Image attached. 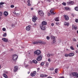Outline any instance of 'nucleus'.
<instances>
[{
	"label": "nucleus",
	"instance_id": "49530a36",
	"mask_svg": "<svg viewBox=\"0 0 78 78\" xmlns=\"http://www.w3.org/2000/svg\"><path fill=\"white\" fill-rule=\"evenodd\" d=\"M73 41H74L75 42H76V40L75 39V38H73Z\"/></svg>",
	"mask_w": 78,
	"mask_h": 78
},
{
	"label": "nucleus",
	"instance_id": "4d7b16f0",
	"mask_svg": "<svg viewBox=\"0 0 78 78\" xmlns=\"http://www.w3.org/2000/svg\"><path fill=\"white\" fill-rule=\"evenodd\" d=\"M48 16H50V14L49 13H48Z\"/></svg>",
	"mask_w": 78,
	"mask_h": 78
},
{
	"label": "nucleus",
	"instance_id": "4c0bfd02",
	"mask_svg": "<svg viewBox=\"0 0 78 78\" xmlns=\"http://www.w3.org/2000/svg\"><path fill=\"white\" fill-rule=\"evenodd\" d=\"M49 63L48 62L46 63V67H48V66Z\"/></svg>",
	"mask_w": 78,
	"mask_h": 78
},
{
	"label": "nucleus",
	"instance_id": "bf43d9fd",
	"mask_svg": "<svg viewBox=\"0 0 78 78\" xmlns=\"http://www.w3.org/2000/svg\"><path fill=\"white\" fill-rule=\"evenodd\" d=\"M48 61H49V62H50V61H51V60H50V59H48Z\"/></svg>",
	"mask_w": 78,
	"mask_h": 78
},
{
	"label": "nucleus",
	"instance_id": "680f3d73",
	"mask_svg": "<svg viewBox=\"0 0 78 78\" xmlns=\"http://www.w3.org/2000/svg\"><path fill=\"white\" fill-rule=\"evenodd\" d=\"M13 13L14 14H16V12H13Z\"/></svg>",
	"mask_w": 78,
	"mask_h": 78
},
{
	"label": "nucleus",
	"instance_id": "c756f323",
	"mask_svg": "<svg viewBox=\"0 0 78 78\" xmlns=\"http://www.w3.org/2000/svg\"><path fill=\"white\" fill-rule=\"evenodd\" d=\"M55 73H58V69H55Z\"/></svg>",
	"mask_w": 78,
	"mask_h": 78
},
{
	"label": "nucleus",
	"instance_id": "f3484780",
	"mask_svg": "<svg viewBox=\"0 0 78 78\" xmlns=\"http://www.w3.org/2000/svg\"><path fill=\"white\" fill-rule=\"evenodd\" d=\"M77 74V73H72V75L73 76H75L76 77V74Z\"/></svg>",
	"mask_w": 78,
	"mask_h": 78
},
{
	"label": "nucleus",
	"instance_id": "e433bc0d",
	"mask_svg": "<svg viewBox=\"0 0 78 78\" xmlns=\"http://www.w3.org/2000/svg\"><path fill=\"white\" fill-rule=\"evenodd\" d=\"M2 31H6V28H2Z\"/></svg>",
	"mask_w": 78,
	"mask_h": 78
},
{
	"label": "nucleus",
	"instance_id": "423d86ee",
	"mask_svg": "<svg viewBox=\"0 0 78 78\" xmlns=\"http://www.w3.org/2000/svg\"><path fill=\"white\" fill-rule=\"evenodd\" d=\"M67 5L70 4L71 5H72L74 4V2L73 1H70L69 2H67Z\"/></svg>",
	"mask_w": 78,
	"mask_h": 78
},
{
	"label": "nucleus",
	"instance_id": "72a5a7b5",
	"mask_svg": "<svg viewBox=\"0 0 78 78\" xmlns=\"http://www.w3.org/2000/svg\"><path fill=\"white\" fill-rule=\"evenodd\" d=\"M4 4H5V3L3 2H1L0 3V5H3Z\"/></svg>",
	"mask_w": 78,
	"mask_h": 78
},
{
	"label": "nucleus",
	"instance_id": "6e6d98bb",
	"mask_svg": "<svg viewBox=\"0 0 78 78\" xmlns=\"http://www.w3.org/2000/svg\"><path fill=\"white\" fill-rule=\"evenodd\" d=\"M31 5V4H30V3H29L28 4V6H30Z\"/></svg>",
	"mask_w": 78,
	"mask_h": 78
},
{
	"label": "nucleus",
	"instance_id": "2f4dec72",
	"mask_svg": "<svg viewBox=\"0 0 78 78\" xmlns=\"http://www.w3.org/2000/svg\"><path fill=\"white\" fill-rule=\"evenodd\" d=\"M3 36L4 37H6V33H5L3 34Z\"/></svg>",
	"mask_w": 78,
	"mask_h": 78
},
{
	"label": "nucleus",
	"instance_id": "13d9d810",
	"mask_svg": "<svg viewBox=\"0 0 78 78\" xmlns=\"http://www.w3.org/2000/svg\"><path fill=\"white\" fill-rule=\"evenodd\" d=\"M30 0L27 1V3H30Z\"/></svg>",
	"mask_w": 78,
	"mask_h": 78
},
{
	"label": "nucleus",
	"instance_id": "1a4fd4ad",
	"mask_svg": "<svg viewBox=\"0 0 78 78\" xmlns=\"http://www.w3.org/2000/svg\"><path fill=\"white\" fill-rule=\"evenodd\" d=\"M64 16L65 17L66 20H68L69 19V16H68L66 15H64Z\"/></svg>",
	"mask_w": 78,
	"mask_h": 78
},
{
	"label": "nucleus",
	"instance_id": "8fccbe9b",
	"mask_svg": "<svg viewBox=\"0 0 78 78\" xmlns=\"http://www.w3.org/2000/svg\"><path fill=\"white\" fill-rule=\"evenodd\" d=\"M76 78L78 77V73L77 74H77H76Z\"/></svg>",
	"mask_w": 78,
	"mask_h": 78
},
{
	"label": "nucleus",
	"instance_id": "412c9836",
	"mask_svg": "<svg viewBox=\"0 0 78 78\" xmlns=\"http://www.w3.org/2000/svg\"><path fill=\"white\" fill-rule=\"evenodd\" d=\"M51 39H53V40H54L55 39V37H54L53 36H51Z\"/></svg>",
	"mask_w": 78,
	"mask_h": 78
},
{
	"label": "nucleus",
	"instance_id": "f704fd0d",
	"mask_svg": "<svg viewBox=\"0 0 78 78\" xmlns=\"http://www.w3.org/2000/svg\"><path fill=\"white\" fill-rule=\"evenodd\" d=\"M50 37L49 36H47L46 37V39H47V40H49V39H50Z\"/></svg>",
	"mask_w": 78,
	"mask_h": 78
},
{
	"label": "nucleus",
	"instance_id": "c85d7f7f",
	"mask_svg": "<svg viewBox=\"0 0 78 78\" xmlns=\"http://www.w3.org/2000/svg\"><path fill=\"white\" fill-rule=\"evenodd\" d=\"M75 10L77 11H78V6L76 7L75 8Z\"/></svg>",
	"mask_w": 78,
	"mask_h": 78
},
{
	"label": "nucleus",
	"instance_id": "052dcab7",
	"mask_svg": "<svg viewBox=\"0 0 78 78\" xmlns=\"http://www.w3.org/2000/svg\"><path fill=\"white\" fill-rule=\"evenodd\" d=\"M59 78H64V77L63 76L62 77H60Z\"/></svg>",
	"mask_w": 78,
	"mask_h": 78
},
{
	"label": "nucleus",
	"instance_id": "a18cd8bd",
	"mask_svg": "<svg viewBox=\"0 0 78 78\" xmlns=\"http://www.w3.org/2000/svg\"><path fill=\"white\" fill-rule=\"evenodd\" d=\"M56 25H59V23H58V22L56 23Z\"/></svg>",
	"mask_w": 78,
	"mask_h": 78
},
{
	"label": "nucleus",
	"instance_id": "5fc2aeb1",
	"mask_svg": "<svg viewBox=\"0 0 78 78\" xmlns=\"http://www.w3.org/2000/svg\"><path fill=\"white\" fill-rule=\"evenodd\" d=\"M55 25V24H54V23H52L51 24V25L52 26H54V25Z\"/></svg>",
	"mask_w": 78,
	"mask_h": 78
},
{
	"label": "nucleus",
	"instance_id": "a878e982",
	"mask_svg": "<svg viewBox=\"0 0 78 78\" xmlns=\"http://www.w3.org/2000/svg\"><path fill=\"white\" fill-rule=\"evenodd\" d=\"M65 25H67V26H69V23H64Z\"/></svg>",
	"mask_w": 78,
	"mask_h": 78
},
{
	"label": "nucleus",
	"instance_id": "b1692460",
	"mask_svg": "<svg viewBox=\"0 0 78 78\" xmlns=\"http://www.w3.org/2000/svg\"><path fill=\"white\" fill-rule=\"evenodd\" d=\"M55 21H59V17H58L56 18L55 19Z\"/></svg>",
	"mask_w": 78,
	"mask_h": 78
},
{
	"label": "nucleus",
	"instance_id": "aec40b11",
	"mask_svg": "<svg viewBox=\"0 0 78 78\" xmlns=\"http://www.w3.org/2000/svg\"><path fill=\"white\" fill-rule=\"evenodd\" d=\"M39 44H44L45 42L43 41H39Z\"/></svg>",
	"mask_w": 78,
	"mask_h": 78
},
{
	"label": "nucleus",
	"instance_id": "09e8293b",
	"mask_svg": "<svg viewBox=\"0 0 78 78\" xmlns=\"http://www.w3.org/2000/svg\"><path fill=\"white\" fill-rule=\"evenodd\" d=\"M69 9V8H67V7L65 8V9H66V10H68V9Z\"/></svg>",
	"mask_w": 78,
	"mask_h": 78
},
{
	"label": "nucleus",
	"instance_id": "dca6fc26",
	"mask_svg": "<svg viewBox=\"0 0 78 78\" xmlns=\"http://www.w3.org/2000/svg\"><path fill=\"white\" fill-rule=\"evenodd\" d=\"M53 10H51L50 11V12H51V14L52 15H54V14H55V13L53 12Z\"/></svg>",
	"mask_w": 78,
	"mask_h": 78
},
{
	"label": "nucleus",
	"instance_id": "2eb2a0df",
	"mask_svg": "<svg viewBox=\"0 0 78 78\" xmlns=\"http://www.w3.org/2000/svg\"><path fill=\"white\" fill-rule=\"evenodd\" d=\"M75 54L73 53H70L69 54V56H73Z\"/></svg>",
	"mask_w": 78,
	"mask_h": 78
},
{
	"label": "nucleus",
	"instance_id": "864d4df0",
	"mask_svg": "<svg viewBox=\"0 0 78 78\" xmlns=\"http://www.w3.org/2000/svg\"><path fill=\"white\" fill-rule=\"evenodd\" d=\"M40 70V68H37V71L39 72V70Z\"/></svg>",
	"mask_w": 78,
	"mask_h": 78
},
{
	"label": "nucleus",
	"instance_id": "a211bd4d",
	"mask_svg": "<svg viewBox=\"0 0 78 78\" xmlns=\"http://www.w3.org/2000/svg\"><path fill=\"white\" fill-rule=\"evenodd\" d=\"M32 62H33V63H34V64H37V61L36 60H33L32 61Z\"/></svg>",
	"mask_w": 78,
	"mask_h": 78
},
{
	"label": "nucleus",
	"instance_id": "7ed1b4c3",
	"mask_svg": "<svg viewBox=\"0 0 78 78\" xmlns=\"http://www.w3.org/2000/svg\"><path fill=\"white\" fill-rule=\"evenodd\" d=\"M34 53L35 54L38 55H40L41 53V51L39 50H37V51H34Z\"/></svg>",
	"mask_w": 78,
	"mask_h": 78
},
{
	"label": "nucleus",
	"instance_id": "20e7f679",
	"mask_svg": "<svg viewBox=\"0 0 78 78\" xmlns=\"http://www.w3.org/2000/svg\"><path fill=\"white\" fill-rule=\"evenodd\" d=\"M18 58V56L17 55H13L12 57V59L13 61H16V60H17Z\"/></svg>",
	"mask_w": 78,
	"mask_h": 78
},
{
	"label": "nucleus",
	"instance_id": "4468645a",
	"mask_svg": "<svg viewBox=\"0 0 78 78\" xmlns=\"http://www.w3.org/2000/svg\"><path fill=\"white\" fill-rule=\"evenodd\" d=\"M26 30L27 31H30V27L29 26H27L26 27Z\"/></svg>",
	"mask_w": 78,
	"mask_h": 78
},
{
	"label": "nucleus",
	"instance_id": "5701e85b",
	"mask_svg": "<svg viewBox=\"0 0 78 78\" xmlns=\"http://www.w3.org/2000/svg\"><path fill=\"white\" fill-rule=\"evenodd\" d=\"M74 29H75V30H76L77 29V27H75V26H72V30H73Z\"/></svg>",
	"mask_w": 78,
	"mask_h": 78
},
{
	"label": "nucleus",
	"instance_id": "393cba45",
	"mask_svg": "<svg viewBox=\"0 0 78 78\" xmlns=\"http://www.w3.org/2000/svg\"><path fill=\"white\" fill-rule=\"evenodd\" d=\"M36 20H37V19H35L33 17L32 18V21L34 22H35L36 21Z\"/></svg>",
	"mask_w": 78,
	"mask_h": 78
},
{
	"label": "nucleus",
	"instance_id": "f8f14e48",
	"mask_svg": "<svg viewBox=\"0 0 78 78\" xmlns=\"http://www.w3.org/2000/svg\"><path fill=\"white\" fill-rule=\"evenodd\" d=\"M4 15L5 16H7L8 15V12L5 11L4 12Z\"/></svg>",
	"mask_w": 78,
	"mask_h": 78
},
{
	"label": "nucleus",
	"instance_id": "f257e3e1",
	"mask_svg": "<svg viewBox=\"0 0 78 78\" xmlns=\"http://www.w3.org/2000/svg\"><path fill=\"white\" fill-rule=\"evenodd\" d=\"M38 13L39 14V15H40V16H44V12L42 11L41 10H39L37 11Z\"/></svg>",
	"mask_w": 78,
	"mask_h": 78
},
{
	"label": "nucleus",
	"instance_id": "6e6552de",
	"mask_svg": "<svg viewBox=\"0 0 78 78\" xmlns=\"http://www.w3.org/2000/svg\"><path fill=\"white\" fill-rule=\"evenodd\" d=\"M54 54H53L48 53L47 54V56L49 58L50 56H53Z\"/></svg>",
	"mask_w": 78,
	"mask_h": 78
},
{
	"label": "nucleus",
	"instance_id": "ea45409f",
	"mask_svg": "<svg viewBox=\"0 0 78 78\" xmlns=\"http://www.w3.org/2000/svg\"><path fill=\"white\" fill-rule=\"evenodd\" d=\"M41 76L42 77H44V75L41 74Z\"/></svg>",
	"mask_w": 78,
	"mask_h": 78
},
{
	"label": "nucleus",
	"instance_id": "cd10ccee",
	"mask_svg": "<svg viewBox=\"0 0 78 78\" xmlns=\"http://www.w3.org/2000/svg\"><path fill=\"white\" fill-rule=\"evenodd\" d=\"M69 56V54H66L65 55V57H68Z\"/></svg>",
	"mask_w": 78,
	"mask_h": 78
},
{
	"label": "nucleus",
	"instance_id": "9d476101",
	"mask_svg": "<svg viewBox=\"0 0 78 78\" xmlns=\"http://www.w3.org/2000/svg\"><path fill=\"white\" fill-rule=\"evenodd\" d=\"M19 68H18V67L17 66H15L14 67V72H16L17 70H18V69Z\"/></svg>",
	"mask_w": 78,
	"mask_h": 78
},
{
	"label": "nucleus",
	"instance_id": "c03bdc74",
	"mask_svg": "<svg viewBox=\"0 0 78 78\" xmlns=\"http://www.w3.org/2000/svg\"><path fill=\"white\" fill-rule=\"evenodd\" d=\"M75 22L76 23H78V20L77 19L76 20Z\"/></svg>",
	"mask_w": 78,
	"mask_h": 78
},
{
	"label": "nucleus",
	"instance_id": "9b49d317",
	"mask_svg": "<svg viewBox=\"0 0 78 78\" xmlns=\"http://www.w3.org/2000/svg\"><path fill=\"white\" fill-rule=\"evenodd\" d=\"M47 24V22L45 21H43L41 23V25H46Z\"/></svg>",
	"mask_w": 78,
	"mask_h": 78
},
{
	"label": "nucleus",
	"instance_id": "37998d69",
	"mask_svg": "<svg viewBox=\"0 0 78 78\" xmlns=\"http://www.w3.org/2000/svg\"><path fill=\"white\" fill-rule=\"evenodd\" d=\"M11 8H14V5H11V6H10Z\"/></svg>",
	"mask_w": 78,
	"mask_h": 78
},
{
	"label": "nucleus",
	"instance_id": "338daca9",
	"mask_svg": "<svg viewBox=\"0 0 78 78\" xmlns=\"http://www.w3.org/2000/svg\"><path fill=\"white\" fill-rule=\"evenodd\" d=\"M27 73H28V74H29L30 73V72H27Z\"/></svg>",
	"mask_w": 78,
	"mask_h": 78
},
{
	"label": "nucleus",
	"instance_id": "0e129e2a",
	"mask_svg": "<svg viewBox=\"0 0 78 78\" xmlns=\"http://www.w3.org/2000/svg\"><path fill=\"white\" fill-rule=\"evenodd\" d=\"M47 78H52V77H48Z\"/></svg>",
	"mask_w": 78,
	"mask_h": 78
},
{
	"label": "nucleus",
	"instance_id": "7c9ffc66",
	"mask_svg": "<svg viewBox=\"0 0 78 78\" xmlns=\"http://www.w3.org/2000/svg\"><path fill=\"white\" fill-rule=\"evenodd\" d=\"M33 18L35 19H37V17L35 16H34Z\"/></svg>",
	"mask_w": 78,
	"mask_h": 78
},
{
	"label": "nucleus",
	"instance_id": "f03ea898",
	"mask_svg": "<svg viewBox=\"0 0 78 78\" xmlns=\"http://www.w3.org/2000/svg\"><path fill=\"white\" fill-rule=\"evenodd\" d=\"M42 55H40V56H39L37 57L36 59V60L38 61H40L42 60Z\"/></svg>",
	"mask_w": 78,
	"mask_h": 78
},
{
	"label": "nucleus",
	"instance_id": "39448f33",
	"mask_svg": "<svg viewBox=\"0 0 78 78\" xmlns=\"http://www.w3.org/2000/svg\"><path fill=\"white\" fill-rule=\"evenodd\" d=\"M40 27L41 30H45L46 29L45 27L43 25H40Z\"/></svg>",
	"mask_w": 78,
	"mask_h": 78
},
{
	"label": "nucleus",
	"instance_id": "79ce46f5",
	"mask_svg": "<svg viewBox=\"0 0 78 78\" xmlns=\"http://www.w3.org/2000/svg\"><path fill=\"white\" fill-rule=\"evenodd\" d=\"M56 42V40H55V39L53 40V44H54V43H55Z\"/></svg>",
	"mask_w": 78,
	"mask_h": 78
},
{
	"label": "nucleus",
	"instance_id": "c9c22d12",
	"mask_svg": "<svg viewBox=\"0 0 78 78\" xmlns=\"http://www.w3.org/2000/svg\"><path fill=\"white\" fill-rule=\"evenodd\" d=\"M63 5H64V6H66V2H63L62 3Z\"/></svg>",
	"mask_w": 78,
	"mask_h": 78
},
{
	"label": "nucleus",
	"instance_id": "ddd939ff",
	"mask_svg": "<svg viewBox=\"0 0 78 78\" xmlns=\"http://www.w3.org/2000/svg\"><path fill=\"white\" fill-rule=\"evenodd\" d=\"M2 41H3L5 42H8V39L5 38H3L2 39Z\"/></svg>",
	"mask_w": 78,
	"mask_h": 78
},
{
	"label": "nucleus",
	"instance_id": "de8ad7c7",
	"mask_svg": "<svg viewBox=\"0 0 78 78\" xmlns=\"http://www.w3.org/2000/svg\"><path fill=\"white\" fill-rule=\"evenodd\" d=\"M16 16H19V15H20V13H16Z\"/></svg>",
	"mask_w": 78,
	"mask_h": 78
},
{
	"label": "nucleus",
	"instance_id": "e2e57ef3",
	"mask_svg": "<svg viewBox=\"0 0 78 78\" xmlns=\"http://www.w3.org/2000/svg\"><path fill=\"white\" fill-rule=\"evenodd\" d=\"M76 53H78V51H76Z\"/></svg>",
	"mask_w": 78,
	"mask_h": 78
},
{
	"label": "nucleus",
	"instance_id": "a19ab883",
	"mask_svg": "<svg viewBox=\"0 0 78 78\" xmlns=\"http://www.w3.org/2000/svg\"><path fill=\"white\" fill-rule=\"evenodd\" d=\"M36 25H37V23H35L34 25V27H36Z\"/></svg>",
	"mask_w": 78,
	"mask_h": 78
},
{
	"label": "nucleus",
	"instance_id": "473e14b6",
	"mask_svg": "<svg viewBox=\"0 0 78 78\" xmlns=\"http://www.w3.org/2000/svg\"><path fill=\"white\" fill-rule=\"evenodd\" d=\"M70 48L71 50H74V48H73V47L71 46Z\"/></svg>",
	"mask_w": 78,
	"mask_h": 78
},
{
	"label": "nucleus",
	"instance_id": "3c124183",
	"mask_svg": "<svg viewBox=\"0 0 78 78\" xmlns=\"http://www.w3.org/2000/svg\"><path fill=\"white\" fill-rule=\"evenodd\" d=\"M3 5H0V8H3Z\"/></svg>",
	"mask_w": 78,
	"mask_h": 78
},
{
	"label": "nucleus",
	"instance_id": "4be33fe9",
	"mask_svg": "<svg viewBox=\"0 0 78 78\" xmlns=\"http://www.w3.org/2000/svg\"><path fill=\"white\" fill-rule=\"evenodd\" d=\"M3 76L5 78H8V77L7 76L5 73L3 74Z\"/></svg>",
	"mask_w": 78,
	"mask_h": 78
},
{
	"label": "nucleus",
	"instance_id": "69168bd1",
	"mask_svg": "<svg viewBox=\"0 0 78 78\" xmlns=\"http://www.w3.org/2000/svg\"><path fill=\"white\" fill-rule=\"evenodd\" d=\"M31 10H33V8H31Z\"/></svg>",
	"mask_w": 78,
	"mask_h": 78
},
{
	"label": "nucleus",
	"instance_id": "774afa93",
	"mask_svg": "<svg viewBox=\"0 0 78 78\" xmlns=\"http://www.w3.org/2000/svg\"><path fill=\"white\" fill-rule=\"evenodd\" d=\"M77 47L78 48V44L77 45Z\"/></svg>",
	"mask_w": 78,
	"mask_h": 78
},
{
	"label": "nucleus",
	"instance_id": "58836bf2",
	"mask_svg": "<svg viewBox=\"0 0 78 78\" xmlns=\"http://www.w3.org/2000/svg\"><path fill=\"white\" fill-rule=\"evenodd\" d=\"M2 14H3V13H2V12H0V16H2Z\"/></svg>",
	"mask_w": 78,
	"mask_h": 78
},
{
	"label": "nucleus",
	"instance_id": "bb28decb",
	"mask_svg": "<svg viewBox=\"0 0 78 78\" xmlns=\"http://www.w3.org/2000/svg\"><path fill=\"white\" fill-rule=\"evenodd\" d=\"M44 64H45V62H42L41 63L40 65H41V66H44Z\"/></svg>",
	"mask_w": 78,
	"mask_h": 78
},
{
	"label": "nucleus",
	"instance_id": "6ab92c4d",
	"mask_svg": "<svg viewBox=\"0 0 78 78\" xmlns=\"http://www.w3.org/2000/svg\"><path fill=\"white\" fill-rule=\"evenodd\" d=\"M33 44H34V45H36V44H39V41H35L32 43Z\"/></svg>",
	"mask_w": 78,
	"mask_h": 78
},
{
	"label": "nucleus",
	"instance_id": "603ef678",
	"mask_svg": "<svg viewBox=\"0 0 78 78\" xmlns=\"http://www.w3.org/2000/svg\"><path fill=\"white\" fill-rule=\"evenodd\" d=\"M28 66H29V65H26L25 66V67H28Z\"/></svg>",
	"mask_w": 78,
	"mask_h": 78
},
{
	"label": "nucleus",
	"instance_id": "0eeeda50",
	"mask_svg": "<svg viewBox=\"0 0 78 78\" xmlns=\"http://www.w3.org/2000/svg\"><path fill=\"white\" fill-rule=\"evenodd\" d=\"M36 71H35L33 73H31L30 75L32 76H34L36 75Z\"/></svg>",
	"mask_w": 78,
	"mask_h": 78
}]
</instances>
